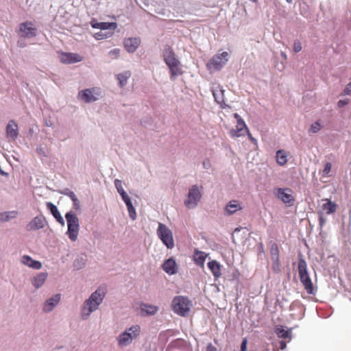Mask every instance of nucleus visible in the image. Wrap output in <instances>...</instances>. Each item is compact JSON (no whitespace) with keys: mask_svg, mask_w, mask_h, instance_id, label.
<instances>
[{"mask_svg":"<svg viewBox=\"0 0 351 351\" xmlns=\"http://www.w3.org/2000/svg\"><path fill=\"white\" fill-rule=\"evenodd\" d=\"M208 267L215 278H217L221 276V265L217 261L214 260L208 262Z\"/></svg>","mask_w":351,"mask_h":351,"instance_id":"23","label":"nucleus"},{"mask_svg":"<svg viewBox=\"0 0 351 351\" xmlns=\"http://www.w3.org/2000/svg\"><path fill=\"white\" fill-rule=\"evenodd\" d=\"M47 208L50 209L51 214L56 218L57 221L59 222L61 225H64V220L63 217L61 216L60 213H59L57 207L50 202L47 203Z\"/></svg>","mask_w":351,"mask_h":351,"instance_id":"25","label":"nucleus"},{"mask_svg":"<svg viewBox=\"0 0 351 351\" xmlns=\"http://www.w3.org/2000/svg\"><path fill=\"white\" fill-rule=\"evenodd\" d=\"M99 95V89L97 88H92L81 90L79 93L78 97L84 102L90 103L97 100Z\"/></svg>","mask_w":351,"mask_h":351,"instance_id":"10","label":"nucleus"},{"mask_svg":"<svg viewBox=\"0 0 351 351\" xmlns=\"http://www.w3.org/2000/svg\"><path fill=\"white\" fill-rule=\"evenodd\" d=\"M325 203L322 205L321 210L319 213H323V214L330 215L333 214L336 212L337 208V204L335 202H332L329 199H326Z\"/></svg>","mask_w":351,"mask_h":351,"instance_id":"16","label":"nucleus"},{"mask_svg":"<svg viewBox=\"0 0 351 351\" xmlns=\"http://www.w3.org/2000/svg\"><path fill=\"white\" fill-rule=\"evenodd\" d=\"M271 259L274 262L278 265H279V250L276 245H274L271 248Z\"/></svg>","mask_w":351,"mask_h":351,"instance_id":"34","label":"nucleus"},{"mask_svg":"<svg viewBox=\"0 0 351 351\" xmlns=\"http://www.w3.org/2000/svg\"><path fill=\"white\" fill-rule=\"evenodd\" d=\"M213 95L215 101L221 106L225 104L224 90L221 87H217L213 90Z\"/></svg>","mask_w":351,"mask_h":351,"instance_id":"24","label":"nucleus"},{"mask_svg":"<svg viewBox=\"0 0 351 351\" xmlns=\"http://www.w3.org/2000/svg\"><path fill=\"white\" fill-rule=\"evenodd\" d=\"M241 351H247V340L245 339L241 346Z\"/></svg>","mask_w":351,"mask_h":351,"instance_id":"47","label":"nucleus"},{"mask_svg":"<svg viewBox=\"0 0 351 351\" xmlns=\"http://www.w3.org/2000/svg\"><path fill=\"white\" fill-rule=\"evenodd\" d=\"M350 84L344 89L343 93L344 95H350L351 93Z\"/></svg>","mask_w":351,"mask_h":351,"instance_id":"52","label":"nucleus"},{"mask_svg":"<svg viewBox=\"0 0 351 351\" xmlns=\"http://www.w3.org/2000/svg\"><path fill=\"white\" fill-rule=\"evenodd\" d=\"M141 310L145 315H152L158 311V307L154 305L142 304L141 305Z\"/></svg>","mask_w":351,"mask_h":351,"instance_id":"27","label":"nucleus"},{"mask_svg":"<svg viewBox=\"0 0 351 351\" xmlns=\"http://www.w3.org/2000/svg\"><path fill=\"white\" fill-rule=\"evenodd\" d=\"M192 302L185 296H176L171 302L173 311L178 315L186 316L192 307Z\"/></svg>","mask_w":351,"mask_h":351,"instance_id":"3","label":"nucleus"},{"mask_svg":"<svg viewBox=\"0 0 351 351\" xmlns=\"http://www.w3.org/2000/svg\"><path fill=\"white\" fill-rule=\"evenodd\" d=\"M114 185L115 187L118 191V193L120 194V195H123V194L126 193V192L124 191L123 186H122V182L121 180L116 179L114 180Z\"/></svg>","mask_w":351,"mask_h":351,"instance_id":"35","label":"nucleus"},{"mask_svg":"<svg viewBox=\"0 0 351 351\" xmlns=\"http://www.w3.org/2000/svg\"><path fill=\"white\" fill-rule=\"evenodd\" d=\"M321 128L322 126L319 121H316L311 125L310 132L312 133H317L321 130Z\"/></svg>","mask_w":351,"mask_h":351,"instance_id":"36","label":"nucleus"},{"mask_svg":"<svg viewBox=\"0 0 351 351\" xmlns=\"http://www.w3.org/2000/svg\"><path fill=\"white\" fill-rule=\"evenodd\" d=\"M162 269L166 273L171 275L177 272L178 266L175 260L173 258H169L163 263Z\"/></svg>","mask_w":351,"mask_h":351,"instance_id":"17","label":"nucleus"},{"mask_svg":"<svg viewBox=\"0 0 351 351\" xmlns=\"http://www.w3.org/2000/svg\"><path fill=\"white\" fill-rule=\"evenodd\" d=\"M60 62L64 64H73L83 60V57L75 53H62L60 55Z\"/></svg>","mask_w":351,"mask_h":351,"instance_id":"13","label":"nucleus"},{"mask_svg":"<svg viewBox=\"0 0 351 351\" xmlns=\"http://www.w3.org/2000/svg\"><path fill=\"white\" fill-rule=\"evenodd\" d=\"M247 134V136L249 137V139L251 141L252 143H256V138H254L252 134H250V132L248 131V132H246Z\"/></svg>","mask_w":351,"mask_h":351,"instance_id":"54","label":"nucleus"},{"mask_svg":"<svg viewBox=\"0 0 351 351\" xmlns=\"http://www.w3.org/2000/svg\"><path fill=\"white\" fill-rule=\"evenodd\" d=\"M65 217L68 225V230L66 233L69 238L71 241H75L77 238L79 232V219L71 211L67 213Z\"/></svg>","mask_w":351,"mask_h":351,"instance_id":"5","label":"nucleus"},{"mask_svg":"<svg viewBox=\"0 0 351 351\" xmlns=\"http://www.w3.org/2000/svg\"><path fill=\"white\" fill-rule=\"evenodd\" d=\"M73 208H75V210H80V201L78 200V199H75V200H73Z\"/></svg>","mask_w":351,"mask_h":351,"instance_id":"45","label":"nucleus"},{"mask_svg":"<svg viewBox=\"0 0 351 351\" xmlns=\"http://www.w3.org/2000/svg\"><path fill=\"white\" fill-rule=\"evenodd\" d=\"M91 26L93 28L100 29L101 30L112 29L114 30L117 27L116 23H107V22H92Z\"/></svg>","mask_w":351,"mask_h":351,"instance_id":"20","label":"nucleus"},{"mask_svg":"<svg viewBox=\"0 0 351 351\" xmlns=\"http://www.w3.org/2000/svg\"><path fill=\"white\" fill-rule=\"evenodd\" d=\"M21 263L34 269H40L42 268V263L38 261L33 260L29 256L24 255L21 258Z\"/></svg>","mask_w":351,"mask_h":351,"instance_id":"18","label":"nucleus"},{"mask_svg":"<svg viewBox=\"0 0 351 351\" xmlns=\"http://www.w3.org/2000/svg\"><path fill=\"white\" fill-rule=\"evenodd\" d=\"M241 209V206L237 200L230 201L226 207V211L229 215H232L237 212V210H240Z\"/></svg>","mask_w":351,"mask_h":351,"instance_id":"26","label":"nucleus"},{"mask_svg":"<svg viewBox=\"0 0 351 351\" xmlns=\"http://www.w3.org/2000/svg\"><path fill=\"white\" fill-rule=\"evenodd\" d=\"M276 161L280 165H285L287 162V154L283 150H278L276 152Z\"/></svg>","mask_w":351,"mask_h":351,"instance_id":"32","label":"nucleus"},{"mask_svg":"<svg viewBox=\"0 0 351 351\" xmlns=\"http://www.w3.org/2000/svg\"><path fill=\"white\" fill-rule=\"evenodd\" d=\"M332 169V165L330 162H327L325 165L324 169L323 170V176L324 177H328L329 173L330 172Z\"/></svg>","mask_w":351,"mask_h":351,"instance_id":"38","label":"nucleus"},{"mask_svg":"<svg viewBox=\"0 0 351 351\" xmlns=\"http://www.w3.org/2000/svg\"><path fill=\"white\" fill-rule=\"evenodd\" d=\"M37 150H38V153H39L40 154H41V152H42V148H41V147H39V148H38V149H37Z\"/></svg>","mask_w":351,"mask_h":351,"instance_id":"56","label":"nucleus"},{"mask_svg":"<svg viewBox=\"0 0 351 351\" xmlns=\"http://www.w3.org/2000/svg\"><path fill=\"white\" fill-rule=\"evenodd\" d=\"M276 333L278 337H280L282 339H287V338L291 337V331L285 330L282 326L276 328Z\"/></svg>","mask_w":351,"mask_h":351,"instance_id":"33","label":"nucleus"},{"mask_svg":"<svg viewBox=\"0 0 351 351\" xmlns=\"http://www.w3.org/2000/svg\"><path fill=\"white\" fill-rule=\"evenodd\" d=\"M24 38H21L18 41V46L20 47H24L25 46V43H24Z\"/></svg>","mask_w":351,"mask_h":351,"instance_id":"50","label":"nucleus"},{"mask_svg":"<svg viewBox=\"0 0 351 351\" xmlns=\"http://www.w3.org/2000/svg\"><path fill=\"white\" fill-rule=\"evenodd\" d=\"M236 231H239V228H236L234 232H236Z\"/></svg>","mask_w":351,"mask_h":351,"instance_id":"58","label":"nucleus"},{"mask_svg":"<svg viewBox=\"0 0 351 351\" xmlns=\"http://www.w3.org/2000/svg\"><path fill=\"white\" fill-rule=\"evenodd\" d=\"M141 332V328L138 325L131 326L128 330L119 335L118 343L120 346L129 345L134 339L136 338Z\"/></svg>","mask_w":351,"mask_h":351,"instance_id":"7","label":"nucleus"},{"mask_svg":"<svg viewBox=\"0 0 351 351\" xmlns=\"http://www.w3.org/2000/svg\"><path fill=\"white\" fill-rule=\"evenodd\" d=\"M31 282L35 289H39L44 285V273H39L31 280Z\"/></svg>","mask_w":351,"mask_h":351,"instance_id":"28","label":"nucleus"},{"mask_svg":"<svg viewBox=\"0 0 351 351\" xmlns=\"http://www.w3.org/2000/svg\"><path fill=\"white\" fill-rule=\"evenodd\" d=\"M245 132H248V128L244 121L237 122L235 129L230 131V134L232 138H237L244 136Z\"/></svg>","mask_w":351,"mask_h":351,"instance_id":"15","label":"nucleus"},{"mask_svg":"<svg viewBox=\"0 0 351 351\" xmlns=\"http://www.w3.org/2000/svg\"><path fill=\"white\" fill-rule=\"evenodd\" d=\"M37 34V29L32 22H25L20 24L19 35L21 38H32Z\"/></svg>","mask_w":351,"mask_h":351,"instance_id":"11","label":"nucleus"},{"mask_svg":"<svg viewBox=\"0 0 351 351\" xmlns=\"http://www.w3.org/2000/svg\"><path fill=\"white\" fill-rule=\"evenodd\" d=\"M40 190H41V188H40V187H36V188L34 189V192H33L34 195V196H36V195L41 196V195H40Z\"/></svg>","mask_w":351,"mask_h":351,"instance_id":"51","label":"nucleus"},{"mask_svg":"<svg viewBox=\"0 0 351 351\" xmlns=\"http://www.w3.org/2000/svg\"><path fill=\"white\" fill-rule=\"evenodd\" d=\"M43 219L41 217H36L28 225L27 229L29 230L39 229L43 228Z\"/></svg>","mask_w":351,"mask_h":351,"instance_id":"30","label":"nucleus"},{"mask_svg":"<svg viewBox=\"0 0 351 351\" xmlns=\"http://www.w3.org/2000/svg\"><path fill=\"white\" fill-rule=\"evenodd\" d=\"M66 195H68L72 201L75 200V199L77 198L75 194L71 191H69Z\"/></svg>","mask_w":351,"mask_h":351,"instance_id":"44","label":"nucleus"},{"mask_svg":"<svg viewBox=\"0 0 351 351\" xmlns=\"http://www.w3.org/2000/svg\"><path fill=\"white\" fill-rule=\"evenodd\" d=\"M94 36L97 40H101L108 37L106 34H104L101 32L96 33Z\"/></svg>","mask_w":351,"mask_h":351,"instance_id":"43","label":"nucleus"},{"mask_svg":"<svg viewBox=\"0 0 351 351\" xmlns=\"http://www.w3.org/2000/svg\"><path fill=\"white\" fill-rule=\"evenodd\" d=\"M254 2H256L257 0H252Z\"/></svg>","mask_w":351,"mask_h":351,"instance_id":"59","label":"nucleus"},{"mask_svg":"<svg viewBox=\"0 0 351 351\" xmlns=\"http://www.w3.org/2000/svg\"><path fill=\"white\" fill-rule=\"evenodd\" d=\"M206 351H217V349L211 343H209L206 348Z\"/></svg>","mask_w":351,"mask_h":351,"instance_id":"49","label":"nucleus"},{"mask_svg":"<svg viewBox=\"0 0 351 351\" xmlns=\"http://www.w3.org/2000/svg\"><path fill=\"white\" fill-rule=\"evenodd\" d=\"M105 295L106 289L100 287L90 295L88 299L85 300L81 312L83 319H86L92 312L98 308Z\"/></svg>","mask_w":351,"mask_h":351,"instance_id":"1","label":"nucleus"},{"mask_svg":"<svg viewBox=\"0 0 351 351\" xmlns=\"http://www.w3.org/2000/svg\"><path fill=\"white\" fill-rule=\"evenodd\" d=\"M157 234L162 243L168 249H172L174 247V241L172 232L166 225L162 223H158Z\"/></svg>","mask_w":351,"mask_h":351,"instance_id":"6","label":"nucleus"},{"mask_svg":"<svg viewBox=\"0 0 351 351\" xmlns=\"http://www.w3.org/2000/svg\"><path fill=\"white\" fill-rule=\"evenodd\" d=\"M163 57L165 63L169 68L171 77L182 75L180 61L176 57V54L170 46L167 45L165 47Z\"/></svg>","mask_w":351,"mask_h":351,"instance_id":"2","label":"nucleus"},{"mask_svg":"<svg viewBox=\"0 0 351 351\" xmlns=\"http://www.w3.org/2000/svg\"><path fill=\"white\" fill-rule=\"evenodd\" d=\"M298 274L302 284L308 294H313L314 291L313 285L307 272V265L304 259L298 262Z\"/></svg>","mask_w":351,"mask_h":351,"instance_id":"4","label":"nucleus"},{"mask_svg":"<svg viewBox=\"0 0 351 351\" xmlns=\"http://www.w3.org/2000/svg\"><path fill=\"white\" fill-rule=\"evenodd\" d=\"M208 254L204 252L195 250L194 251L193 261L197 265L203 267Z\"/></svg>","mask_w":351,"mask_h":351,"instance_id":"22","label":"nucleus"},{"mask_svg":"<svg viewBox=\"0 0 351 351\" xmlns=\"http://www.w3.org/2000/svg\"><path fill=\"white\" fill-rule=\"evenodd\" d=\"M348 104V100H339L337 103L339 108H342Z\"/></svg>","mask_w":351,"mask_h":351,"instance_id":"46","label":"nucleus"},{"mask_svg":"<svg viewBox=\"0 0 351 351\" xmlns=\"http://www.w3.org/2000/svg\"><path fill=\"white\" fill-rule=\"evenodd\" d=\"M124 47L128 52H134L140 44V40L136 38H128L124 40Z\"/></svg>","mask_w":351,"mask_h":351,"instance_id":"19","label":"nucleus"},{"mask_svg":"<svg viewBox=\"0 0 351 351\" xmlns=\"http://www.w3.org/2000/svg\"><path fill=\"white\" fill-rule=\"evenodd\" d=\"M234 119L237 120V122L243 121V119L240 117V115L237 113H234L233 114Z\"/></svg>","mask_w":351,"mask_h":351,"instance_id":"53","label":"nucleus"},{"mask_svg":"<svg viewBox=\"0 0 351 351\" xmlns=\"http://www.w3.org/2000/svg\"><path fill=\"white\" fill-rule=\"evenodd\" d=\"M318 215H319V226L320 227H323L326 223V219L324 218V215L323 214V213H319L318 212Z\"/></svg>","mask_w":351,"mask_h":351,"instance_id":"40","label":"nucleus"},{"mask_svg":"<svg viewBox=\"0 0 351 351\" xmlns=\"http://www.w3.org/2000/svg\"><path fill=\"white\" fill-rule=\"evenodd\" d=\"M289 3L292 2V0H286Z\"/></svg>","mask_w":351,"mask_h":351,"instance_id":"57","label":"nucleus"},{"mask_svg":"<svg viewBox=\"0 0 351 351\" xmlns=\"http://www.w3.org/2000/svg\"><path fill=\"white\" fill-rule=\"evenodd\" d=\"M201 197V189L197 185H193L189 189L188 199L184 202V204L187 208H193L197 206Z\"/></svg>","mask_w":351,"mask_h":351,"instance_id":"9","label":"nucleus"},{"mask_svg":"<svg viewBox=\"0 0 351 351\" xmlns=\"http://www.w3.org/2000/svg\"><path fill=\"white\" fill-rule=\"evenodd\" d=\"M229 53L226 51L219 55H215L209 60L207 64V67L210 70H220L227 63Z\"/></svg>","mask_w":351,"mask_h":351,"instance_id":"8","label":"nucleus"},{"mask_svg":"<svg viewBox=\"0 0 351 351\" xmlns=\"http://www.w3.org/2000/svg\"><path fill=\"white\" fill-rule=\"evenodd\" d=\"M60 300V294H56L45 302V312L51 311L53 308L59 303Z\"/></svg>","mask_w":351,"mask_h":351,"instance_id":"21","label":"nucleus"},{"mask_svg":"<svg viewBox=\"0 0 351 351\" xmlns=\"http://www.w3.org/2000/svg\"><path fill=\"white\" fill-rule=\"evenodd\" d=\"M127 208H128V210L130 217L133 220H134L136 219V213L135 208H134V207L132 205V204H129V205L127 206Z\"/></svg>","mask_w":351,"mask_h":351,"instance_id":"37","label":"nucleus"},{"mask_svg":"<svg viewBox=\"0 0 351 351\" xmlns=\"http://www.w3.org/2000/svg\"><path fill=\"white\" fill-rule=\"evenodd\" d=\"M121 198L125 203L126 206L129 205V204H132L131 199L127 193L123 194V195H121Z\"/></svg>","mask_w":351,"mask_h":351,"instance_id":"42","label":"nucleus"},{"mask_svg":"<svg viewBox=\"0 0 351 351\" xmlns=\"http://www.w3.org/2000/svg\"><path fill=\"white\" fill-rule=\"evenodd\" d=\"M301 50H302V45H301L300 42H299V41L295 42L294 45H293V51L295 53H298V52H300Z\"/></svg>","mask_w":351,"mask_h":351,"instance_id":"41","label":"nucleus"},{"mask_svg":"<svg viewBox=\"0 0 351 351\" xmlns=\"http://www.w3.org/2000/svg\"><path fill=\"white\" fill-rule=\"evenodd\" d=\"M120 54V49H114L109 51V56L112 58H117L119 56Z\"/></svg>","mask_w":351,"mask_h":351,"instance_id":"39","label":"nucleus"},{"mask_svg":"<svg viewBox=\"0 0 351 351\" xmlns=\"http://www.w3.org/2000/svg\"><path fill=\"white\" fill-rule=\"evenodd\" d=\"M280 349L283 350L286 348V343L284 341H280Z\"/></svg>","mask_w":351,"mask_h":351,"instance_id":"55","label":"nucleus"},{"mask_svg":"<svg viewBox=\"0 0 351 351\" xmlns=\"http://www.w3.org/2000/svg\"><path fill=\"white\" fill-rule=\"evenodd\" d=\"M131 75L132 73L129 71L117 75L116 77L121 87L124 86L127 84L128 80L131 77Z\"/></svg>","mask_w":351,"mask_h":351,"instance_id":"29","label":"nucleus"},{"mask_svg":"<svg viewBox=\"0 0 351 351\" xmlns=\"http://www.w3.org/2000/svg\"><path fill=\"white\" fill-rule=\"evenodd\" d=\"M6 138L8 141H15L19 136V128L17 123L14 120L9 121L5 128Z\"/></svg>","mask_w":351,"mask_h":351,"instance_id":"12","label":"nucleus"},{"mask_svg":"<svg viewBox=\"0 0 351 351\" xmlns=\"http://www.w3.org/2000/svg\"><path fill=\"white\" fill-rule=\"evenodd\" d=\"M292 191L290 189H278L277 197L285 204H292L294 198L291 194Z\"/></svg>","mask_w":351,"mask_h":351,"instance_id":"14","label":"nucleus"},{"mask_svg":"<svg viewBox=\"0 0 351 351\" xmlns=\"http://www.w3.org/2000/svg\"><path fill=\"white\" fill-rule=\"evenodd\" d=\"M203 166L205 169H209L211 166L210 161L207 159L203 162Z\"/></svg>","mask_w":351,"mask_h":351,"instance_id":"48","label":"nucleus"},{"mask_svg":"<svg viewBox=\"0 0 351 351\" xmlns=\"http://www.w3.org/2000/svg\"><path fill=\"white\" fill-rule=\"evenodd\" d=\"M17 215V212L15 210L7 211L0 213V221L2 222H8L10 220L14 219Z\"/></svg>","mask_w":351,"mask_h":351,"instance_id":"31","label":"nucleus"}]
</instances>
